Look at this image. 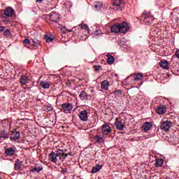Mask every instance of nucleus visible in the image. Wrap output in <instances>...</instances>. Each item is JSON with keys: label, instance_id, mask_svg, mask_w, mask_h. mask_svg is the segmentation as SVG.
<instances>
[{"label": "nucleus", "instance_id": "19", "mask_svg": "<svg viewBox=\"0 0 179 179\" xmlns=\"http://www.w3.org/2000/svg\"><path fill=\"white\" fill-rule=\"evenodd\" d=\"M22 162L19 159L15 160V164H14V170L15 171H17V170H20L22 169Z\"/></svg>", "mask_w": 179, "mask_h": 179}, {"label": "nucleus", "instance_id": "15", "mask_svg": "<svg viewBox=\"0 0 179 179\" xmlns=\"http://www.w3.org/2000/svg\"><path fill=\"white\" fill-rule=\"evenodd\" d=\"M152 127H153V123L151 122H145L143 124L142 129H143L145 132H148V131H149Z\"/></svg>", "mask_w": 179, "mask_h": 179}, {"label": "nucleus", "instance_id": "45", "mask_svg": "<svg viewBox=\"0 0 179 179\" xmlns=\"http://www.w3.org/2000/svg\"><path fill=\"white\" fill-rule=\"evenodd\" d=\"M96 123V121L93 122V124H95Z\"/></svg>", "mask_w": 179, "mask_h": 179}, {"label": "nucleus", "instance_id": "38", "mask_svg": "<svg viewBox=\"0 0 179 179\" xmlns=\"http://www.w3.org/2000/svg\"><path fill=\"white\" fill-rule=\"evenodd\" d=\"M5 29H6L5 26H1L0 27V31L1 32L4 31Z\"/></svg>", "mask_w": 179, "mask_h": 179}, {"label": "nucleus", "instance_id": "42", "mask_svg": "<svg viewBox=\"0 0 179 179\" xmlns=\"http://www.w3.org/2000/svg\"><path fill=\"white\" fill-rule=\"evenodd\" d=\"M94 92V90H91V92H92V93H93Z\"/></svg>", "mask_w": 179, "mask_h": 179}, {"label": "nucleus", "instance_id": "30", "mask_svg": "<svg viewBox=\"0 0 179 179\" xmlns=\"http://www.w3.org/2000/svg\"><path fill=\"white\" fill-rule=\"evenodd\" d=\"M79 26L83 30H89V27L86 24H80Z\"/></svg>", "mask_w": 179, "mask_h": 179}, {"label": "nucleus", "instance_id": "16", "mask_svg": "<svg viewBox=\"0 0 179 179\" xmlns=\"http://www.w3.org/2000/svg\"><path fill=\"white\" fill-rule=\"evenodd\" d=\"M29 76L26 75H22L20 78V82L22 86H24V85H27V83H29Z\"/></svg>", "mask_w": 179, "mask_h": 179}, {"label": "nucleus", "instance_id": "46", "mask_svg": "<svg viewBox=\"0 0 179 179\" xmlns=\"http://www.w3.org/2000/svg\"><path fill=\"white\" fill-rule=\"evenodd\" d=\"M64 27V29H66V27Z\"/></svg>", "mask_w": 179, "mask_h": 179}, {"label": "nucleus", "instance_id": "1", "mask_svg": "<svg viewBox=\"0 0 179 179\" xmlns=\"http://www.w3.org/2000/svg\"><path fill=\"white\" fill-rule=\"evenodd\" d=\"M69 154H65L63 150H58L57 151H52L48 155V160L50 163L58 164L59 162H62V157H68Z\"/></svg>", "mask_w": 179, "mask_h": 179}, {"label": "nucleus", "instance_id": "4", "mask_svg": "<svg viewBox=\"0 0 179 179\" xmlns=\"http://www.w3.org/2000/svg\"><path fill=\"white\" fill-rule=\"evenodd\" d=\"M49 19V24H50L51 26H54V27H56V29H58L59 27V23L58 22H59V19H61V17L59 15L58 13H57V12L52 11L50 13Z\"/></svg>", "mask_w": 179, "mask_h": 179}, {"label": "nucleus", "instance_id": "17", "mask_svg": "<svg viewBox=\"0 0 179 179\" xmlns=\"http://www.w3.org/2000/svg\"><path fill=\"white\" fill-rule=\"evenodd\" d=\"M108 87H110V82H108V80H104L101 83V88H102L103 90H108Z\"/></svg>", "mask_w": 179, "mask_h": 179}, {"label": "nucleus", "instance_id": "34", "mask_svg": "<svg viewBox=\"0 0 179 179\" xmlns=\"http://www.w3.org/2000/svg\"><path fill=\"white\" fill-rule=\"evenodd\" d=\"M4 36H5L6 37H9V36H10V30L6 29V30L4 31Z\"/></svg>", "mask_w": 179, "mask_h": 179}, {"label": "nucleus", "instance_id": "11", "mask_svg": "<svg viewBox=\"0 0 179 179\" xmlns=\"http://www.w3.org/2000/svg\"><path fill=\"white\" fill-rule=\"evenodd\" d=\"M167 111V108L166 106H157L155 109V113L157 114H159V115H163V114H166Z\"/></svg>", "mask_w": 179, "mask_h": 179}, {"label": "nucleus", "instance_id": "35", "mask_svg": "<svg viewBox=\"0 0 179 179\" xmlns=\"http://www.w3.org/2000/svg\"><path fill=\"white\" fill-rule=\"evenodd\" d=\"M94 69H95V71H99L100 68H101V66L100 65H95L93 66Z\"/></svg>", "mask_w": 179, "mask_h": 179}, {"label": "nucleus", "instance_id": "36", "mask_svg": "<svg viewBox=\"0 0 179 179\" xmlns=\"http://www.w3.org/2000/svg\"><path fill=\"white\" fill-rule=\"evenodd\" d=\"M94 34L95 36H99V34H101V30H96V31H95Z\"/></svg>", "mask_w": 179, "mask_h": 179}, {"label": "nucleus", "instance_id": "14", "mask_svg": "<svg viewBox=\"0 0 179 179\" xmlns=\"http://www.w3.org/2000/svg\"><path fill=\"white\" fill-rule=\"evenodd\" d=\"M62 108L63 111L66 112V111H72L73 108V104L71 103H65L62 104Z\"/></svg>", "mask_w": 179, "mask_h": 179}, {"label": "nucleus", "instance_id": "9", "mask_svg": "<svg viewBox=\"0 0 179 179\" xmlns=\"http://www.w3.org/2000/svg\"><path fill=\"white\" fill-rule=\"evenodd\" d=\"M43 170V165L40 163L36 164L34 166H31L29 171L31 173H40Z\"/></svg>", "mask_w": 179, "mask_h": 179}, {"label": "nucleus", "instance_id": "32", "mask_svg": "<svg viewBox=\"0 0 179 179\" xmlns=\"http://www.w3.org/2000/svg\"><path fill=\"white\" fill-rule=\"evenodd\" d=\"M45 38L47 43H51V41L54 40V38H52V36H46Z\"/></svg>", "mask_w": 179, "mask_h": 179}, {"label": "nucleus", "instance_id": "10", "mask_svg": "<svg viewBox=\"0 0 179 179\" xmlns=\"http://www.w3.org/2000/svg\"><path fill=\"white\" fill-rule=\"evenodd\" d=\"M20 138V133L16 130H14L11 132L10 136V141L11 142H16L18 139Z\"/></svg>", "mask_w": 179, "mask_h": 179}, {"label": "nucleus", "instance_id": "18", "mask_svg": "<svg viewBox=\"0 0 179 179\" xmlns=\"http://www.w3.org/2000/svg\"><path fill=\"white\" fill-rule=\"evenodd\" d=\"M159 65L164 69H169V68L170 66V64H169V61H167L166 59L161 60V62H159Z\"/></svg>", "mask_w": 179, "mask_h": 179}, {"label": "nucleus", "instance_id": "25", "mask_svg": "<svg viewBox=\"0 0 179 179\" xmlns=\"http://www.w3.org/2000/svg\"><path fill=\"white\" fill-rule=\"evenodd\" d=\"M107 64H108V65H113V64H114V61H115V59L111 56V55H107Z\"/></svg>", "mask_w": 179, "mask_h": 179}, {"label": "nucleus", "instance_id": "33", "mask_svg": "<svg viewBox=\"0 0 179 179\" xmlns=\"http://www.w3.org/2000/svg\"><path fill=\"white\" fill-rule=\"evenodd\" d=\"M115 96H122V91L121 90H117L114 92Z\"/></svg>", "mask_w": 179, "mask_h": 179}, {"label": "nucleus", "instance_id": "8", "mask_svg": "<svg viewBox=\"0 0 179 179\" xmlns=\"http://www.w3.org/2000/svg\"><path fill=\"white\" fill-rule=\"evenodd\" d=\"M142 19L145 20V23H152L153 22V17L150 16V13L145 11L142 14Z\"/></svg>", "mask_w": 179, "mask_h": 179}, {"label": "nucleus", "instance_id": "24", "mask_svg": "<svg viewBox=\"0 0 179 179\" xmlns=\"http://www.w3.org/2000/svg\"><path fill=\"white\" fill-rule=\"evenodd\" d=\"M40 86L43 87V89H49L50 88V83L46 80H42L40 82Z\"/></svg>", "mask_w": 179, "mask_h": 179}, {"label": "nucleus", "instance_id": "23", "mask_svg": "<svg viewBox=\"0 0 179 179\" xmlns=\"http://www.w3.org/2000/svg\"><path fill=\"white\" fill-rule=\"evenodd\" d=\"M164 163V161L162 158L156 159H155V167H162L163 166V164Z\"/></svg>", "mask_w": 179, "mask_h": 179}, {"label": "nucleus", "instance_id": "31", "mask_svg": "<svg viewBox=\"0 0 179 179\" xmlns=\"http://www.w3.org/2000/svg\"><path fill=\"white\" fill-rule=\"evenodd\" d=\"M31 45H33L34 47H37L38 48V47H40V42L33 40Z\"/></svg>", "mask_w": 179, "mask_h": 179}, {"label": "nucleus", "instance_id": "13", "mask_svg": "<svg viewBox=\"0 0 179 179\" xmlns=\"http://www.w3.org/2000/svg\"><path fill=\"white\" fill-rule=\"evenodd\" d=\"M111 132H113V129H111V127H110V125H102V134H103V135H108L109 134H111Z\"/></svg>", "mask_w": 179, "mask_h": 179}, {"label": "nucleus", "instance_id": "6", "mask_svg": "<svg viewBox=\"0 0 179 179\" xmlns=\"http://www.w3.org/2000/svg\"><path fill=\"white\" fill-rule=\"evenodd\" d=\"M78 117L81 121L87 122L89 120V115L87 110H83L80 111Z\"/></svg>", "mask_w": 179, "mask_h": 179}, {"label": "nucleus", "instance_id": "26", "mask_svg": "<svg viewBox=\"0 0 179 179\" xmlns=\"http://www.w3.org/2000/svg\"><path fill=\"white\" fill-rule=\"evenodd\" d=\"M0 138H1V139H8L9 138V134L5 131H2L0 133Z\"/></svg>", "mask_w": 179, "mask_h": 179}, {"label": "nucleus", "instance_id": "28", "mask_svg": "<svg viewBox=\"0 0 179 179\" xmlns=\"http://www.w3.org/2000/svg\"><path fill=\"white\" fill-rule=\"evenodd\" d=\"M122 3V0H113V6H121Z\"/></svg>", "mask_w": 179, "mask_h": 179}, {"label": "nucleus", "instance_id": "7", "mask_svg": "<svg viewBox=\"0 0 179 179\" xmlns=\"http://www.w3.org/2000/svg\"><path fill=\"white\" fill-rule=\"evenodd\" d=\"M171 125H173L171 121L166 120L161 124L160 128L162 131H169L171 128Z\"/></svg>", "mask_w": 179, "mask_h": 179}, {"label": "nucleus", "instance_id": "5", "mask_svg": "<svg viewBox=\"0 0 179 179\" xmlns=\"http://www.w3.org/2000/svg\"><path fill=\"white\" fill-rule=\"evenodd\" d=\"M16 147H10L6 148L4 153L6 156L8 157H12V156H15V155H16Z\"/></svg>", "mask_w": 179, "mask_h": 179}, {"label": "nucleus", "instance_id": "20", "mask_svg": "<svg viewBox=\"0 0 179 179\" xmlns=\"http://www.w3.org/2000/svg\"><path fill=\"white\" fill-rule=\"evenodd\" d=\"M101 169H103V166L100 165V164H96L92 169L91 173L92 174H94L96 173H98V171H100V170H101Z\"/></svg>", "mask_w": 179, "mask_h": 179}, {"label": "nucleus", "instance_id": "3", "mask_svg": "<svg viewBox=\"0 0 179 179\" xmlns=\"http://www.w3.org/2000/svg\"><path fill=\"white\" fill-rule=\"evenodd\" d=\"M15 14V10L12 7H7L4 10V13L1 15V20L4 24L10 22V17Z\"/></svg>", "mask_w": 179, "mask_h": 179}, {"label": "nucleus", "instance_id": "39", "mask_svg": "<svg viewBox=\"0 0 179 179\" xmlns=\"http://www.w3.org/2000/svg\"><path fill=\"white\" fill-rule=\"evenodd\" d=\"M176 57L179 59V50L176 52Z\"/></svg>", "mask_w": 179, "mask_h": 179}, {"label": "nucleus", "instance_id": "43", "mask_svg": "<svg viewBox=\"0 0 179 179\" xmlns=\"http://www.w3.org/2000/svg\"><path fill=\"white\" fill-rule=\"evenodd\" d=\"M65 155H68V156H69V155H71V153H70V154H68V153H65Z\"/></svg>", "mask_w": 179, "mask_h": 179}, {"label": "nucleus", "instance_id": "21", "mask_svg": "<svg viewBox=\"0 0 179 179\" xmlns=\"http://www.w3.org/2000/svg\"><path fill=\"white\" fill-rule=\"evenodd\" d=\"M80 99H86V100H89V99H90V97H92L91 95L88 94L87 93H86V92L85 91H82L80 93Z\"/></svg>", "mask_w": 179, "mask_h": 179}, {"label": "nucleus", "instance_id": "12", "mask_svg": "<svg viewBox=\"0 0 179 179\" xmlns=\"http://www.w3.org/2000/svg\"><path fill=\"white\" fill-rule=\"evenodd\" d=\"M115 125L118 131H124V128H125V123L122 122L121 120H118V118L116 119Z\"/></svg>", "mask_w": 179, "mask_h": 179}, {"label": "nucleus", "instance_id": "2", "mask_svg": "<svg viewBox=\"0 0 179 179\" xmlns=\"http://www.w3.org/2000/svg\"><path fill=\"white\" fill-rule=\"evenodd\" d=\"M129 30V26L127 22L117 23L113 25L110 28L112 33H127Z\"/></svg>", "mask_w": 179, "mask_h": 179}, {"label": "nucleus", "instance_id": "29", "mask_svg": "<svg viewBox=\"0 0 179 179\" xmlns=\"http://www.w3.org/2000/svg\"><path fill=\"white\" fill-rule=\"evenodd\" d=\"M102 6H103V3L94 2V8H95V9H97V10H99V9H101Z\"/></svg>", "mask_w": 179, "mask_h": 179}, {"label": "nucleus", "instance_id": "44", "mask_svg": "<svg viewBox=\"0 0 179 179\" xmlns=\"http://www.w3.org/2000/svg\"><path fill=\"white\" fill-rule=\"evenodd\" d=\"M129 78H131V76L127 77V79H128Z\"/></svg>", "mask_w": 179, "mask_h": 179}, {"label": "nucleus", "instance_id": "27", "mask_svg": "<svg viewBox=\"0 0 179 179\" xmlns=\"http://www.w3.org/2000/svg\"><path fill=\"white\" fill-rule=\"evenodd\" d=\"M134 80H136V81L138 80H142V79L143 78V74L138 73L137 74H134Z\"/></svg>", "mask_w": 179, "mask_h": 179}, {"label": "nucleus", "instance_id": "41", "mask_svg": "<svg viewBox=\"0 0 179 179\" xmlns=\"http://www.w3.org/2000/svg\"><path fill=\"white\" fill-rule=\"evenodd\" d=\"M44 0H36V2H39L40 3L43 2Z\"/></svg>", "mask_w": 179, "mask_h": 179}, {"label": "nucleus", "instance_id": "22", "mask_svg": "<svg viewBox=\"0 0 179 179\" xmlns=\"http://www.w3.org/2000/svg\"><path fill=\"white\" fill-rule=\"evenodd\" d=\"M94 143H101V142H104V140L103 139V137L99 135H95L94 136Z\"/></svg>", "mask_w": 179, "mask_h": 179}, {"label": "nucleus", "instance_id": "40", "mask_svg": "<svg viewBox=\"0 0 179 179\" xmlns=\"http://www.w3.org/2000/svg\"><path fill=\"white\" fill-rule=\"evenodd\" d=\"M73 30V28H72L71 29H66L67 31H69V33H71V31H72Z\"/></svg>", "mask_w": 179, "mask_h": 179}, {"label": "nucleus", "instance_id": "37", "mask_svg": "<svg viewBox=\"0 0 179 179\" xmlns=\"http://www.w3.org/2000/svg\"><path fill=\"white\" fill-rule=\"evenodd\" d=\"M23 43H24V44H30V40H29V39H24V40L23 41Z\"/></svg>", "mask_w": 179, "mask_h": 179}]
</instances>
